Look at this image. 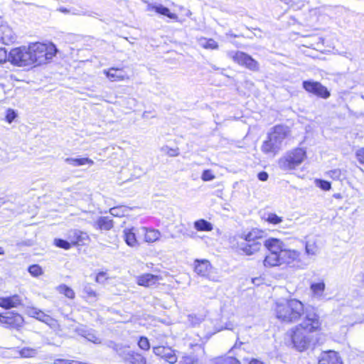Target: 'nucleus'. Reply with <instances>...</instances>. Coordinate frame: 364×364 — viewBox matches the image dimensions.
<instances>
[{
  "mask_svg": "<svg viewBox=\"0 0 364 364\" xmlns=\"http://www.w3.org/2000/svg\"><path fill=\"white\" fill-rule=\"evenodd\" d=\"M342 360L334 350L324 351L321 353L318 364H342Z\"/></svg>",
  "mask_w": 364,
  "mask_h": 364,
  "instance_id": "nucleus-15",
  "label": "nucleus"
},
{
  "mask_svg": "<svg viewBox=\"0 0 364 364\" xmlns=\"http://www.w3.org/2000/svg\"><path fill=\"white\" fill-rule=\"evenodd\" d=\"M228 55L232 58L234 62L242 66H245L247 59L250 57L248 54L241 51H230Z\"/></svg>",
  "mask_w": 364,
  "mask_h": 364,
  "instance_id": "nucleus-26",
  "label": "nucleus"
},
{
  "mask_svg": "<svg viewBox=\"0 0 364 364\" xmlns=\"http://www.w3.org/2000/svg\"><path fill=\"white\" fill-rule=\"evenodd\" d=\"M4 254V250L2 249V247H0V255H3Z\"/></svg>",
  "mask_w": 364,
  "mask_h": 364,
  "instance_id": "nucleus-64",
  "label": "nucleus"
},
{
  "mask_svg": "<svg viewBox=\"0 0 364 364\" xmlns=\"http://www.w3.org/2000/svg\"><path fill=\"white\" fill-rule=\"evenodd\" d=\"M228 55L232 58L234 62L242 66H245L247 59L250 57L248 54L241 51H230Z\"/></svg>",
  "mask_w": 364,
  "mask_h": 364,
  "instance_id": "nucleus-27",
  "label": "nucleus"
},
{
  "mask_svg": "<svg viewBox=\"0 0 364 364\" xmlns=\"http://www.w3.org/2000/svg\"><path fill=\"white\" fill-rule=\"evenodd\" d=\"M22 305V299L18 294L11 296L0 297V306L9 309Z\"/></svg>",
  "mask_w": 364,
  "mask_h": 364,
  "instance_id": "nucleus-18",
  "label": "nucleus"
},
{
  "mask_svg": "<svg viewBox=\"0 0 364 364\" xmlns=\"http://www.w3.org/2000/svg\"><path fill=\"white\" fill-rule=\"evenodd\" d=\"M23 318L18 314L12 312L6 313V315L0 314V323L5 327L18 328L23 326Z\"/></svg>",
  "mask_w": 364,
  "mask_h": 364,
  "instance_id": "nucleus-11",
  "label": "nucleus"
},
{
  "mask_svg": "<svg viewBox=\"0 0 364 364\" xmlns=\"http://www.w3.org/2000/svg\"><path fill=\"white\" fill-rule=\"evenodd\" d=\"M109 346L111 348H114L116 350H117V345H116L114 342L110 341L109 343Z\"/></svg>",
  "mask_w": 364,
  "mask_h": 364,
  "instance_id": "nucleus-61",
  "label": "nucleus"
},
{
  "mask_svg": "<svg viewBox=\"0 0 364 364\" xmlns=\"http://www.w3.org/2000/svg\"><path fill=\"white\" fill-rule=\"evenodd\" d=\"M167 154L170 156H176L179 154L178 150L175 149H168Z\"/></svg>",
  "mask_w": 364,
  "mask_h": 364,
  "instance_id": "nucleus-56",
  "label": "nucleus"
},
{
  "mask_svg": "<svg viewBox=\"0 0 364 364\" xmlns=\"http://www.w3.org/2000/svg\"><path fill=\"white\" fill-rule=\"evenodd\" d=\"M305 156L306 151L303 149H295L281 157L278 161V166L284 171L294 169L303 162Z\"/></svg>",
  "mask_w": 364,
  "mask_h": 364,
  "instance_id": "nucleus-5",
  "label": "nucleus"
},
{
  "mask_svg": "<svg viewBox=\"0 0 364 364\" xmlns=\"http://www.w3.org/2000/svg\"><path fill=\"white\" fill-rule=\"evenodd\" d=\"M201 178L204 181H210L215 178V176L210 169L203 171Z\"/></svg>",
  "mask_w": 364,
  "mask_h": 364,
  "instance_id": "nucleus-48",
  "label": "nucleus"
},
{
  "mask_svg": "<svg viewBox=\"0 0 364 364\" xmlns=\"http://www.w3.org/2000/svg\"><path fill=\"white\" fill-rule=\"evenodd\" d=\"M16 117L17 114L14 109H7L5 119L8 123L11 124L16 119Z\"/></svg>",
  "mask_w": 364,
  "mask_h": 364,
  "instance_id": "nucleus-47",
  "label": "nucleus"
},
{
  "mask_svg": "<svg viewBox=\"0 0 364 364\" xmlns=\"http://www.w3.org/2000/svg\"><path fill=\"white\" fill-rule=\"evenodd\" d=\"M75 332L80 336L85 338L88 341L95 344L101 343V339L97 336L95 331L92 329H86L84 328H77Z\"/></svg>",
  "mask_w": 364,
  "mask_h": 364,
  "instance_id": "nucleus-19",
  "label": "nucleus"
},
{
  "mask_svg": "<svg viewBox=\"0 0 364 364\" xmlns=\"http://www.w3.org/2000/svg\"><path fill=\"white\" fill-rule=\"evenodd\" d=\"M94 228L100 230H109L113 226V220L107 216L100 217L93 224Z\"/></svg>",
  "mask_w": 364,
  "mask_h": 364,
  "instance_id": "nucleus-25",
  "label": "nucleus"
},
{
  "mask_svg": "<svg viewBox=\"0 0 364 364\" xmlns=\"http://www.w3.org/2000/svg\"><path fill=\"white\" fill-rule=\"evenodd\" d=\"M264 265L265 267H275L282 265L280 254L269 253L264 259Z\"/></svg>",
  "mask_w": 364,
  "mask_h": 364,
  "instance_id": "nucleus-29",
  "label": "nucleus"
},
{
  "mask_svg": "<svg viewBox=\"0 0 364 364\" xmlns=\"http://www.w3.org/2000/svg\"><path fill=\"white\" fill-rule=\"evenodd\" d=\"M188 321L193 326H196L201 322V318L193 315H188Z\"/></svg>",
  "mask_w": 364,
  "mask_h": 364,
  "instance_id": "nucleus-51",
  "label": "nucleus"
},
{
  "mask_svg": "<svg viewBox=\"0 0 364 364\" xmlns=\"http://www.w3.org/2000/svg\"><path fill=\"white\" fill-rule=\"evenodd\" d=\"M211 265L210 262L206 259H196L195 261L194 270L197 274L205 277L210 272Z\"/></svg>",
  "mask_w": 364,
  "mask_h": 364,
  "instance_id": "nucleus-24",
  "label": "nucleus"
},
{
  "mask_svg": "<svg viewBox=\"0 0 364 364\" xmlns=\"http://www.w3.org/2000/svg\"><path fill=\"white\" fill-rule=\"evenodd\" d=\"M304 316L301 323L296 327L304 330L305 332L313 333L320 329L321 322L319 316L313 309H306L302 314Z\"/></svg>",
  "mask_w": 364,
  "mask_h": 364,
  "instance_id": "nucleus-7",
  "label": "nucleus"
},
{
  "mask_svg": "<svg viewBox=\"0 0 364 364\" xmlns=\"http://www.w3.org/2000/svg\"><path fill=\"white\" fill-rule=\"evenodd\" d=\"M65 161L73 166H80L87 164H93V161L89 158H66Z\"/></svg>",
  "mask_w": 364,
  "mask_h": 364,
  "instance_id": "nucleus-30",
  "label": "nucleus"
},
{
  "mask_svg": "<svg viewBox=\"0 0 364 364\" xmlns=\"http://www.w3.org/2000/svg\"><path fill=\"white\" fill-rule=\"evenodd\" d=\"M267 221L269 223L277 225L282 221V218L278 216L275 213H269L267 216Z\"/></svg>",
  "mask_w": 364,
  "mask_h": 364,
  "instance_id": "nucleus-46",
  "label": "nucleus"
},
{
  "mask_svg": "<svg viewBox=\"0 0 364 364\" xmlns=\"http://www.w3.org/2000/svg\"><path fill=\"white\" fill-rule=\"evenodd\" d=\"M303 88L308 92L312 93L318 97L328 99L331 93L326 87L321 82L313 80H304L302 83Z\"/></svg>",
  "mask_w": 364,
  "mask_h": 364,
  "instance_id": "nucleus-9",
  "label": "nucleus"
},
{
  "mask_svg": "<svg viewBox=\"0 0 364 364\" xmlns=\"http://www.w3.org/2000/svg\"><path fill=\"white\" fill-rule=\"evenodd\" d=\"M356 158L360 164H364V148L359 149L357 150Z\"/></svg>",
  "mask_w": 364,
  "mask_h": 364,
  "instance_id": "nucleus-50",
  "label": "nucleus"
},
{
  "mask_svg": "<svg viewBox=\"0 0 364 364\" xmlns=\"http://www.w3.org/2000/svg\"><path fill=\"white\" fill-rule=\"evenodd\" d=\"M26 311L29 316L46 323L51 328H57L59 327V323L57 320L52 318L50 315L46 314L41 309L31 306L27 307Z\"/></svg>",
  "mask_w": 364,
  "mask_h": 364,
  "instance_id": "nucleus-10",
  "label": "nucleus"
},
{
  "mask_svg": "<svg viewBox=\"0 0 364 364\" xmlns=\"http://www.w3.org/2000/svg\"><path fill=\"white\" fill-rule=\"evenodd\" d=\"M138 234L141 235V240L148 243H152L159 240L161 232L156 229L139 227Z\"/></svg>",
  "mask_w": 364,
  "mask_h": 364,
  "instance_id": "nucleus-14",
  "label": "nucleus"
},
{
  "mask_svg": "<svg viewBox=\"0 0 364 364\" xmlns=\"http://www.w3.org/2000/svg\"><path fill=\"white\" fill-rule=\"evenodd\" d=\"M263 232L253 229L247 234H243V241L237 242V249L243 255H252L259 252L262 247V243L259 241L262 237Z\"/></svg>",
  "mask_w": 364,
  "mask_h": 364,
  "instance_id": "nucleus-3",
  "label": "nucleus"
},
{
  "mask_svg": "<svg viewBox=\"0 0 364 364\" xmlns=\"http://www.w3.org/2000/svg\"><path fill=\"white\" fill-rule=\"evenodd\" d=\"M214 364H241L240 362L234 357H226L218 358Z\"/></svg>",
  "mask_w": 364,
  "mask_h": 364,
  "instance_id": "nucleus-39",
  "label": "nucleus"
},
{
  "mask_svg": "<svg viewBox=\"0 0 364 364\" xmlns=\"http://www.w3.org/2000/svg\"><path fill=\"white\" fill-rule=\"evenodd\" d=\"M16 40V36L7 24L0 25V41L6 45L12 43Z\"/></svg>",
  "mask_w": 364,
  "mask_h": 364,
  "instance_id": "nucleus-17",
  "label": "nucleus"
},
{
  "mask_svg": "<svg viewBox=\"0 0 364 364\" xmlns=\"http://www.w3.org/2000/svg\"><path fill=\"white\" fill-rule=\"evenodd\" d=\"M179 364H198V359L193 355L185 356L179 362Z\"/></svg>",
  "mask_w": 364,
  "mask_h": 364,
  "instance_id": "nucleus-44",
  "label": "nucleus"
},
{
  "mask_svg": "<svg viewBox=\"0 0 364 364\" xmlns=\"http://www.w3.org/2000/svg\"><path fill=\"white\" fill-rule=\"evenodd\" d=\"M138 230L139 228L135 227L125 228L123 230L124 241L129 247H135L139 246V240H141V235L138 234Z\"/></svg>",
  "mask_w": 364,
  "mask_h": 364,
  "instance_id": "nucleus-12",
  "label": "nucleus"
},
{
  "mask_svg": "<svg viewBox=\"0 0 364 364\" xmlns=\"http://www.w3.org/2000/svg\"><path fill=\"white\" fill-rule=\"evenodd\" d=\"M127 211L125 206H116L109 209V213L114 217H123Z\"/></svg>",
  "mask_w": 364,
  "mask_h": 364,
  "instance_id": "nucleus-36",
  "label": "nucleus"
},
{
  "mask_svg": "<svg viewBox=\"0 0 364 364\" xmlns=\"http://www.w3.org/2000/svg\"><path fill=\"white\" fill-rule=\"evenodd\" d=\"M315 183L318 187H319L323 191H329L331 188V183L325 180L316 179L315 181Z\"/></svg>",
  "mask_w": 364,
  "mask_h": 364,
  "instance_id": "nucleus-42",
  "label": "nucleus"
},
{
  "mask_svg": "<svg viewBox=\"0 0 364 364\" xmlns=\"http://www.w3.org/2000/svg\"><path fill=\"white\" fill-rule=\"evenodd\" d=\"M304 305L297 299L277 303L275 308L277 318L282 322L289 323L296 321L304 313Z\"/></svg>",
  "mask_w": 364,
  "mask_h": 364,
  "instance_id": "nucleus-1",
  "label": "nucleus"
},
{
  "mask_svg": "<svg viewBox=\"0 0 364 364\" xmlns=\"http://www.w3.org/2000/svg\"><path fill=\"white\" fill-rule=\"evenodd\" d=\"M200 44L206 49H217L218 48V43L212 38L201 40Z\"/></svg>",
  "mask_w": 364,
  "mask_h": 364,
  "instance_id": "nucleus-38",
  "label": "nucleus"
},
{
  "mask_svg": "<svg viewBox=\"0 0 364 364\" xmlns=\"http://www.w3.org/2000/svg\"><path fill=\"white\" fill-rule=\"evenodd\" d=\"M70 14L73 15H77V16L85 15V12L84 11H82L81 9H75V8L71 9Z\"/></svg>",
  "mask_w": 364,
  "mask_h": 364,
  "instance_id": "nucleus-55",
  "label": "nucleus"
},
{
  "mask_svg": "<svg viewBox=\"0 0 364 364\" xmlns=\"http://www.w3.org/2000/svg\"><path fill=\"white\" fill-rule=\"evenodd\" d=\"M54 244L58 247L63 248L64 250H68L70 248L72 243L63 239H55Z\"/></svg>",
  "mask_w": 364,
  "mask_h": 364,
  "instance_id": "nucleus-43",
  "label": "nucleus"
},
{
  "mask_svg": "<svg viewBox=\"0 0 364 364\" xmlns=\"http://www.w3.org/2000/svg\"><path fill=\"white\" fill-rule=\"evenodd\" d=\"M147 10L150 11H154L159 14L167 16L173 20L176 21L178 19V16L176 14L171 13L169 9L161 4H149L147 6Z\"/></svg>",
  "mask_w": 364,
  "mask_h": 364,
  "instance_id": "nucleus-20",
  "label": "nucleus"
},
{
  "mask_svg": "<svg viewBox=\"0 0 364 364\" xmlns=\"http://www.w3.org/2000/svg\"><path fill=\"white\" fill-rule=\"evenodd\" d=\"M333 197L336 198H342L341 193H335L333 195Z\"/></svg>",
  "mask_w": 364,
  "mask_h": 364,
  "instance_id": "nucleus-63",
  "label": "nucleus"
},
{
  "mask_svg": "<svg viewBox=\"0 0 364 364\" xmlns=\"http://www.w3.org/2000/svg\"><path fill=\"white\" fill-rule=\"evenodd\" d=\"M159 281V277L152 274H144L136 278L139 285L149 287L153 286Z\"/></svg>",
  "mask_w": 364,
  "mask_h": 364,
  "instance_id": "nucleus-23",
  "label": "nucleus"
},
{
  "mask_svg": "<svg viewBox=\"0 0 364 364\" xmlns=\"http://www.w3.org/2000/svg\"><path fill=\"white\" fill-rule=\"evenodd\" d=\"M8 57L9 54L7 55V51L5 49H0V64L6 62Z\"/></svg>",
  "mask_w": 364,
  "mask_h": 364,
  "instance_id": "nucleus-52",
  "label": "nucleus"
},
{
  "mask_svg": "<svg viewBox=\"0 0 364 364\" xmlns=\"http://www.w3.org/2000/svg\"><path fill=\"white\" fill-rule=\"evenodd\" d=\"M31 59L29 46L14 48L9 53L8 61L17 66L32 65Z\"/></svg>",
  "mask_w": 364,
  "mask_h": 364,
  "instance_id": "nucleus-8",
  "label": "nucleus"
},
{
  "mask_svg": "<svg viewBox=\"0 0 364 364\" xmlns=\"http://www.w3.org/2000/svg\"><path fill=\"white\" fill-rule=\"evenodd\" d=\"M264 245L272 254H281L282 251L285 248V245L282 241L277 238H269L264 242Z\"/></svg>",
  "mask_w": 364,
  "mask_h": 364,
  "instance_id": "nucleus-16",
  "label": "nucleus"
},
{
  "mask_svg": "<svg viewBox=\"0 0 364 364\" xmlns=\"http://www.w3.org/2000/svg\"><path fill=\"white\" fill-rule=\"evenodd\" d=\"M287 335L290 339L292 347L300 352L308 349L312 343V336L309 333L296 326L288 331Z\"/></svg>",
  "mask_w": 364,
  "mask_h": 364,
  "instance_id": "nucleus-6",
  "label": "nucleus"
},
{
  "mask_svg": "<svg viewBox=\"0 0 364 364\" xmlns=\"http://www.w3.org/2000/svg\"><path fill=\"white\" fill-rule=\"evenodd\" d=\"M258 178L262 181H266L268 179V174L267 172L262 171L258 173Z\"/></svg>",
  "mask_w": 364,
  "mask_h": 364,
  "instance_id": "nucleus-54",
  "label": "nucleus"
},
{
  "mask_svg": "<svg viewBox=\"0 0 364 364\" xmlns=\"http://www.w3.org/2000/svg\"><path fill=\"white\" fill-rule=\"evenodd\" d=\"M123 358L129 364H146V360L142 355L131 350L124 353Z\"/></svg>",
  "mask_w": 364,
  "mask_h": 364,
  "instance_id": "nucleus-21",
  "label": "nucleus"
},
{
  "mask_svg": "<svg viewBox=\"0 0 364 364\" xmlns=\"http://www.w3.org/2000/svg\"><path fill=\"white\" fill-rule=\"evenodd\" d=\"M28 272L34 277H38L43 274L41 267L38 264L30 265L28 268Z\"/></svg>",
  "mask_w": 364,
  "mask_h": 364,
  "instance_id": "nucleus-37",
  "label": "nucleus"
},
{
  "mask_svg": "<svg viewBox=\"0 0 364 364\" xmlns=\"http://www.w3.org/2000/svg\"><path fill=\"white\" fill-rule=\"evenodd\" d=\"M305 250L308 255H315L318 252V247L314 242H306Z\"/></svg>",
  "mask_w": 364,
  "mask_h": 364,
  "instance_id": "nucleus-40",
  "label": "nucleus"
},
{
  "mask_svg": "<svg viewBox=\"0 0 364 364\" xmlns=\"http://www.w3.org/2000/svg\"><path fill=\"white\" fill-rule=\"evenodd\" d=\"M105 276H106V273H105V272H99V273L97 274V276H96V277H95V281H96L97 282H99V283H100V282H103V279H106Z\"/></svg>",
  "mask_w": 364,
  "mask_h": 364,
  "instance_id": "nucleus-53",
  "label": "nucleus"
},
{
  "mask_svg": "<svg viewBox=\"0 0 364 364\" xmlns=\"http://www.w3.org/2000/svg\"><path fill=\"white\" fill-rule=\"evenodd\" d=\"M250 364H264L262 361L258 360V359H256V358H252L250 361Z\"/></svg>",
  "mask_w": 364,
  "mask_h": 364,
  "instance_id": "nucleus-59",
  "label": "nucleus"
},
{
  "mask_svg": "<svg viewBox=\"0 0 364 364\" xmlns=\"http://www.w3.org/2000/svg\"><path fill=\"white\" fill-rule=\"evenodd\" d=\"M288 128L282 125L274 127L263 141L261 150L265 154L275 156L281 149L284 140L288 135Z\"/></svg>",
  "mask_w": 364,
  "mask_h": 364,
  "instance_id": "nucleus-2",
  "label": "nucleus"
},
{
  "mask_svg": "<svg viewBox=\"0 0 364 364\" xmlns=\"http://www.w3.org/2000/svg\"><path fill=\"white\" fill-rule=\"evenodd\" d=\"M245 67L252 71H257L259 70L258 63L255 59H253L250 55L247 59V63Z\"/></svg>",
  "mask_w": 364,
  "mask_h": 364,
  "instance_id": "nucleus-41",
  "label": "nucleus"
},
{
  "mask_svg": "<svg viewBox=\"0 0 364 364\" xmlns=\"http://www.w3.org/2000/svg\"><path fill=\"white\" fill-rule=\"evenodd\" d=\"M325 283L322 281L318 283H312L310 289L312 291L314 296L321 297L325 290Z\"/></svg>",
  "mask_w": 364,
  "mask_h": 364,
  "instance_id": "nucleus-33",
  "label": "nucleus"
},
{
  "mask_svg": "<svg viewBox=\"0 0 364 364\" xmlns=\"http://www.w3.org/2000/svg\"><path fill=\"white\" fill-rule=\"evenodd\" d=\"M194 228L198 231H210L213 230L212 224L204 219H200L195 221Z\"/></svg>",
  "mask_w": 364,
  "mask_h": 364,
  "instance_id": "nucleus-31",
  "label": "nucleus"
},
{
  "mask_svg": "<svg viewBox=\"0 0 364 364\" xmlns=\"http://www.w3.org/2000/svg\"><path fill=\"white\" fill-rule=\"evenodd\" d=\"M83 292L87 295L90 298H96L97 297V293L95 290L92 289V288L90 285H85L83 289Z\"/></svg>",
  "mask_w": 364,
  "mask_h": 364,
  "instance_id": "nucleus-49",
  "label": "nucleus"
},
{
  "mask_svg": "<svg viewBox=\"0 0 364 364\" xmlns=\"http://www.w3.org/2000/svg\"><path fill=\"white\" fill-rule=\"evenodd\" d=\"M11 205L10 203L9 202H5V201H2L1 199H0V206H1L2 205Z\"/></svg>",
  "mask_w": 364,
  "mask_h": 364,
  "instance_id": "nucleus-62",
  "label": "nucleus"
},
{
  "mask_svg": "<svg viewBox=\"0 0 364 364\" xmlns=\"http://www.w3.org/2000/svg\"><path fill=\"white\" fill-rule=\"evenodd\" d=\"M68 360H63V359H58L55 361V363H58V364H68Z\"/></svg>",
  "mask_w": 364,
  "mask_h": 364,
  "instance_id": "nucleus-60",
  "label": "nucleus"
},
{
  "mask_svg": "<svg viewBox=\"0 0 364 364\" xmlns=\"http://www.w3.org/2000/svg\"><path fill=\"white\" fill-rule=\"evenodd\" d=\"M31 55V65H41L53 58L57 53L56 47L50 43L46 45L41 43H35L29 46Z\"/></svg>",
  "mask_w": 364,
  "mask_h": 364,
  "instance_id": "nucleus-4",
  "label": "nucleus"
},
{
  "mask_svg": "<svg viewBox=\"0 0 364 364\" xmlns=\"http://www.w3.org/2000/svg\"><path fill=\"white\" fill-rule=\"evenodd\" d=\"M327 174L333 180L343 181L346 178V171L340 168L331 170Z\"/></svg>",
  "mask_w": 364,
  "mask_h": 364,
  "instance_id": "nucleus-34",
  "label": "nucleus"
},
{
  "mask_svg": "<svg viewBox=\"0 0 364 364\" xmlns=\"http://www.w3.org/2000/svg\"><path fill=\"white\" fill-rule=\"evenodd\" d=\"M154 353L164 358L166 362L173 364L177 361V357L174 351L165 346H156L153 348Z\"/></svg>",
  "mask_w": 364,
  "mask_h": 364,
  "instance_id": "nucleus-13",
  "label": "nucleus"
},
{
  "mask_svg": "<svg viewBox=\"0 0 364 364\" xmlns=\"http://www.w3.org/2000/svg\"><path fill=\"white\" fill-rule=\"evenodd\" d=\"M33 353V350L29 349H22L21 353L24 357H29L31 355V353Z\"/></svg>",
  "mask_w": 364,
  "mask_h": 364,
  "instance_id": "nucleus-57",
  "label": "nucleus"
},
{
  "mask_svg": "<svg viewBox=\"0 0 364 364\" xmlns=\"http://www.w3.org/2000/svg\"><path fill=\"white\" fill-rule=\"evenodd\" d=\"M70 237L73 245H79L84 244L85 240L88 238V236L85 232L75 230L70 232Z\"/></svg>",
  "mask_w": 364,
  "mask_h": 364,
  "instance_id": "nucleus-28",
  "label": "nucleus"
},
{
  "mask_svg": "<svg viewBox=\"0 0 364 364\" xmlns=\"http://www.w3.org/2000/svg\"><path fill=\"white\" fill-rule=\"evenodd\" d=\"M105 73L112 81L122 80L124 78V76L121 74L120 70L117 68H112L109 70L105 71Z\"/></svg>",
  "mask_w": 364,
  "mask_h": 364,
  "instance_id": "nucleus-32",
  "label": "nucleus"
},
{
  "mask_svg": "<svg viewBox=\"0 0 364 364\" xmlns=\"http://www.w3.org/2000/svg\"><path fill=\"white\" fill-rule=\"evenodd\" d=\"M300 253L296 250L284 248L280 254L282 264H290L299 259Z\"/></svg>",
  "mask_w": 364,
  "mask_h": 364,
  "instance_id": "nucleus-22",
  "label": "nucleus"
},
{
  "mask_svg": "<svg viewBox=\"0 0 364 364\" xmlns=\"http://www.w3.org/2000/svg\"><path fill=\"white\" fill-rule=\"evenodd\" d=\"M57 290L58 291L59 293L63 294L66 297L69 299L75 298L74 291L69 287L66 286L65 284L59 285L57 287Z\"/></svg>",
  "mask_w": 364,
  "mask_h": 364,
  "instance_id": "nucleus-35",
  "label": "nucleus"
},
{
  "mask_svg": "<svg viewBox=\"0 0 364 364\" xmlns=\"http://www.w3.org/2000/svg\"><path fill=\"white\" fill-rule=\"evenodd\" d=\"M139 347L144 350H147L150 348L149 341L147 338L141 336L138 341Z\"/></svg>",
  "mask_w": 364,
  "mask_h": 364,
  "instance_id": "nucleus-45",
  "label": "nucleus"
},
{
  "mask_svg": "<svg viewBox=\"0 0 364 364\" xmlns=\"http://www.w3.org/2000/svg\"><path fill=\"white\" fill-rule=\"evenodd\" d=\"M58 11L63 13V14H70L71 12V9H68L65 7H60L58 9Z\"/></svg>",
  "mask_w": 364,
  "mask_h": 364,
  "instance_id": "nucleus-58",
  "label": "nucleus"
}]
</instances>
